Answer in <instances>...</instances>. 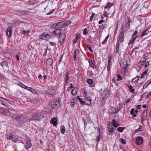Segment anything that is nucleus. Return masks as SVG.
<instances>
[{"instance_id": "a878e982", "label": "nucleus", "mask_w": 151, "mask_h": 151, "mask_svg": "<svg viewBox=\"0 0 151 151\" xmlns=\"http://www.w3.org/2000/svg\"><path fill=\"white\" fill-rule=\"evenodd\" d=\"M87 82L89 85H92L93 83V81L91 79H88L87 80Z\"/></svg>"}, {"instance_id": "09e8293b", "label": "nucleus", "mask_w": 151, "mask_h": 151, "mask_svg": "<svg viewBox=\"0 0 151 151\" xmlns=\"http://www.w3.org/2000/svg\"><path fill=\"white\" fill-rule=\"evenodd\" d=\"M106 98L105 97H103L102 99L101 100V102L103 103V104H104L106 100Z\"/></svg>"}, {"instance_id": "b1692460", "label": "nucleus", "mask_w": 151, "mask_h": 151, "mask_svg": "<svg viewBox=\"0 0 151 151\" xmlns=\"http://www.w3.org/2000/svg\"><path fill=\"white\" fill-rule=\"evenodd\" d=\"M60 131L62 134H64L65 132V127L64 125L60 127Z\"/></svg>"}, {"instance_id": "473e14b6", "label": "nucleus", "mask_w": 151, "mask_h": 151, "mask_svg": "<svg viewBox=\"0 0 151 151\" xmlns=\"http://www.w3.org/2000/svg\"><path fill=\"white\" fill-rule=\"evenodd\" d=\"M26 89L30 91L31 92L33 93H34L35 92V91L31 87H27Z\"/></svg>"}, {"instance_id": "cd10ccee", "label": "nucleus", "mask_w": 151, "mask_h": 151, "mask_svg": "<svg viewBox=\"0 0 151 151\" xmlns=\"http://www.w3.org/2000/svg\"><path fill=\"white\" fill-rule=\"evenodd\" d=\"M125 129L124 127H119L117 129V130L118 131L122 132Z\"/></svg>"}, {"instance_id": "052dcab7", "label": "nucleus", "mask_w": 151, "mask_h": 151, "mask_svg": "<svg viewBox=\"0 0 151 151\" xmlns=\"http://www.w3.org/2000/svg\"><path fill=\"white\" fill-rule=\"evenodd\" d=\"M80 37V35L79 34H77L76 37V40H78Z\"/></svg>"}, {"instance_id": "a211bd4d", "label": "nucleus", "mask_w": 151, "mask_h": 151, "mask_svg": "<svg viewBox=\"0 0 151 151\" xmlns=\"http://www.w3.org/2000/svg\"><path fill=\"white\" fill-rule=\"evenodd\" d=\"M128 21L126 22V27L127 28V29H129L130 27V24L131 22V20L129 17H127Z\"/></svg>"}, {"instance_id": "72a5a7b5", "label": "nucleus", "mask_w": 151, "mask_h": 151, "mask_svg": "<svg viewBox=\"0 0 151 151\" xmlns=\"http://www.w3.org/2000/svg\"><path fill=\"white\" fill-rule=\"evenodd\" d=\"M77 92V89H74L73 90L72 94L73 96H74L76 94Z\"/></svg>"}, {"instance_id": "20e7f679", "label": "nucleus", "mask_w": 151, "mask_h": 151, "mask_svg": "<svg viewBox=\"0 0 151 151\" xmlns=\"http://www.w3.org/2000/svg\"><path fill=\"white\" fill-rule=\"evenodd\" d=\"M70 23L71 21L70 20L58 23L57 24L58 28L64 27L68 25Z\"/></svg>"}, {"instance_id": "4468645a", "label": "nucleus", "mask_w": 151, "mask_h": 151, "mask_svg": "<svg viewBox=\"0 0 151 151\" xmlns=\"http://www.w3.org/2000/svg\"><path fill=\"white\" fill-rule=\"evenodd\" d=\"M55 91L53 89H50L47 92V94L49 95H54L55 93Z\"/></svg>"}, {"instance_id": "9b49d317", "label": "nucleus", "mask_w": 151, "mask_h": 151, "mask_svg": "<svg viewBox=\"0 0 151 151\" xmlns=\"http://www.w3.org/2000/svg\"><path fill=\"white\" fill-rule=\"evenodd\" d=\"M0 112L2 114H5L6 116H9L11 113L9 111L4 109H1L0 110Z\"/></svg>"}, {"instance_id": "5fc2aeb1", "label": "nucleus", "mask_w": 151, "mask_h": 151, "mask_svg": "<svg viewBox=\"0 0 151 151\" xmlns=\"http://www.w3.org/2000/svg\"><path fill=\"white\" fill-rule=\"evenodd\" d=\"M87 47L88 49V50H89V51L91 52H93V50L91 46H89V45H88L87 46Z\"/></svg>"}, {"instance_id": "e2e57ef3", "label": "nucleus", "mask_w": 151, "mask_h": 151, "mask_svg": "<svg viewBox=\"0 0 151 151\" xmlns=\"http://www.w3.org/2000/svg\"><path fill=\"white\" fill-rule=\"evenodd\" d=\"M101 26V25H100L99 27H100L102 30L105 28V26L104 25H102Z\"/></svg>"}, {"instance_id": "c85d7f7f", "label": "nucleus", "mask_w": 151, "mask_h": 151, "mask_svg": "<svg viewBox=\"0 0 151 151\" xmlns=\"http://www.w3.org/2000/svg\"><path fill=\"white\" fill-rule=\"evenodd\" d=\"M150 83H150V81L149 80L148 81H147L144 84L143 88L144 89Z\"/></svg>"}, {"instance_id": "7ed1b4c3", "label": "nucleus", "mask_w": 151, "mask_h": 151, "mask_svg": "<svg viewBox=\"0 0 151 151\" xmlns=\"http://www.w3.org/2000/svg\"><path fill=\"white\" fill-rule=\"evenodd\" d=\"M49 105L51 108L55 109L58 108L60 106L59 101L57 100H54L51 101L49 103Z\"/></svg>"}, {"instance_id": "4d7b16f0", "label": "nucleus", "mask_w": 151, "mask_h": 151, "mask_svg": "<svg viewBox=\"0 0 151 151\" xmlns=\"http://www.w3.org/2000/svg\"><path fill=\"white\" fill-rule=\"evenodd\" d=\"M87 30L86 28L84 29L83 30V34L84 35H85L87 34Z\"/></svg>"}, {"instance_id": "423d86ee", "label": "nucleus", "mask_w": 151, "mask_h": 151, "mask_svg": "<svg viewBox=\"0 0 151 151\" xmlns=\"http://www.w3.org/2000/svg\"><path fill=\"white\" fill-rule=\"evenodd\" d=\"M124 30H123V27L122 26V31L120 32V33L119 34L118 36V39L117 41H119V42H123L124 41Z\"/></svg>"}, {"instance_id": "bb28decb", "label": "nucleus", "mask_w": 151, "mask_h": 151, "mask_svg": "<svg viewBox=\"0 0 151 151\" xmlns=\"http://www.w3.org/2000/svg\"><path fill=\"white\" fill-rule=\"evenodd\" d=\"M112 58L111 55H110L109 56L108 64L112 65L111 59Z\"/></svg>"}, {"instance_id": "774afa93", "label": "nucleus", "mask_w": 151, "mask_h": 151, "mask_svg": "<svg viewBox=\"0 0 151 151\" xmlns=\"http://www.w3.org/2000/svg\"><path fill=\"white\" fill-rule=\"evenodd\" d=\"M151 96V91L150 92H149L148 93V94H147V98H148L149 96Z\"/></svg>"}, {"instance_id": "603ef678", "label": "nucleus", "mask_w": 151, "mask_h": 151, "mask_svg": "<svg viewBox=\"0 0 151 151\" xmlns=\"http://www.w3.org/2000/svg\"><path fill=\"white\" fill-rule=\"evenodd\" d=\"M111 65H112L111 64H108V67L107 68V70L108 72L110 70V68L111 67Z\"/></svg>"}, {"instance_id": "69168bd1", "label": "nucleus", "mask_w": 151, "mask_h": 151, "mask_svg": "<svg viewBox=\"0 0 151 151\" xmlns=\"http://www.w3.org/2000/svg\"><path fill=\"white\" fill-rule=\"evenodd\" d=\"M50 45L51 46H54V45H56V44H55L54 42H50Z\"/></svg>"}, {"instance_id": "f704fd0d", "label": "nucleus", "mask_w": 151, "mask_h": 151, "mask_svg": "<svg viewBox=\"0 0 151 151\" xmlns=\"http://www.w3.org/2000/svg\"><path fill=\"white\" fill-rule=\"evenodd\" d=\"M123 78L122 76L119 74H118L117 78L116 79L117 81H119L122 80Z\"/></svg>"}, {"instance_id": "0eeeda50", "label": "nucleus", "mask_w": 151, "mask_h": 151, "mask_svg": "<svg viewBox=\"0 0 151 151\" xmlns=\"http://www.w3.org/2000/svg\"><path fill=\"white\" fill-rule=\"evenodd\" d=\"M147 59H142L139 62V63L141 65H145V68L148 67L149 66V61H147Z\"/></svg>"}, {"instance_id": "1a4fd4ad", "label": "nucleus", "mask_w": 151, "mask_h": 151, "mask_svg": "<svg viewBox=\"0 0 151 151\" xmlns=\"http://www.w3.org/2000/svg\"><path fill=\"white\" fill-rule=\"evenodd\" d=\"M123 104L122 103H119L117 107L116 110H115L114 111H113V113L116 114L118 113L120 109L122 108Z\"/></svg>"}, {"instance_id": "c756f323", "label": "nucleus", "mask_w": 151, "mask_h": 151, "mask_svg": "<svg viewBox=\"0 0 151 151\" xmlns=\"http://www.w3.org/2000/svg\"><path fill=\"white\" fill-rule=\"evenodd\" d=\"M143 127L141 126H139V128L135 130V132H137L142 131L143 130Z\"/></svg>"}, {"instance_id": "13d9d810", "label": "nucleus", "mask_w": 151, "mask_h": 151, "mask_svg": "<svg viewBox=\"0 0 151 151\" xmlns=\"http://www.w3.org/2000/svg\"><path fill=\"white\" fill-rule=\"evenodd\" d=\"M104 16L105 17H107L108 16V14L107 12L106 11H104Z\"/></svg>"}, {"instance_id": "6ab92c4d", "label": "nucleus", "mask_w": 151, "mask_h": 151, "mask_svg": "<svg viewBox=\"0 0 151 151\" xmlns=\"http://www.w3.org/2000/svg\"><path fill=\"white\" fill-rule=\"evenodd\" d=\"M69 74L68 72H67L66 73L65 76V82L66 83H68V81L69 80Z\"/></svg>"}, {"instance_id": "ea45409f", "label": "nucleus", "mask_w": 151, "mask_h": 151, "mask_svg": "<svg viewBox=\"0 0 151 151\" xmlns=\"http://www.w3.org/2000/svg\"><path fill=\"white\" fill-rule=\"evenodd\" d=\"M137 36H136L135 37H133L132 36L131 37V40L132 41V42H131L132 43L133 42H134V41H135V40H136L137 38Z\"/></svg>"}, {"instance_id": "79ce46f5", "label": "nucleus", "mask_w": 151, "mask_h": 151, "mask_svg": "<svg viewBox=\"0 0 151 151\" xmlns=\"http://www.w3.org/2000/svg\"><path fill=\"white\" fill-rule=\"evenodd\" d=\"M19 84L21 86V87H22V88H24L26 89V87H27V86H25L24 84L20 82L19 83Z\"/></svg>"}, {"instance_id": "9d476101", "label": "nucleus", "mask_w": 151, "mask_h": 151, "mask_svg": "<svg viewBox=\"0 0 151 151\" xmlns=\"http://www.w3.org/2000/svg\"><path fill=\"white\" fill-rule=\"evenodd\" d=\"M136 144L138 145H141L143 142V138L142 137H139L136 140Z\"/></svg>"}, {"instance_id": "0e129e2a", "label": "nucleus", "mask_w": 151, "mask_h": 151, "mask_svg": "<svg viewBox=\"0 0 151 151\" xmlns=\"http://www.w3.org/2000/svg\"><path fill=\"white\" fill-rule=\"evenodd\" d=\"M110 109L111 111H114L115 110L114 108L112 106L111 107Z\"/></svg>"}, {"instance_id": "a18cd8bd", "label": "nucleus", "mask_w": 151, "mask_h": 151, "mask_svg": "<svg viewBox=\"0 0 151 151\" xmlns=\"http://www.w3.org/2000/svg\"><path fill=\"white\" fill-rule=\"evenodd\" d=\"M121 142L123 144H125L126 143V140L123 138H122L121 139Z\"/></svg>"}, {"instance_id": "393cba45", "label": "nucleus", "mask_w": 151, "mask_h": 151, "mask_svg": "<svg viewBox=\"0 0 151 151\" xmlns=\"http://www.w3.org/2000/svg\"><path fill=\"white\" fill-rule=\"evenodd\" d=\"M149 33V31L147 29H146L143 31L141 35V37H142L145 35Z\"/></svg>"}, {"instance_id": "338daca9", "label": "nucleus", "mask_w": 151, "mask_h": 151, "mask_svg": "<svg viewBox=\"0 0 151 151\" xmlns=\"http://www.w3.org/2000/svg\"><path fill=\"white\" fill-rule=\"evenodd\" d=\"M138 111L137 110H136L135 111V114L133 115V117H135L137 115V112Z\"/></svg>"}, {"instance_id": "4c0bfd02", "label": "nucleus", "mask_w": 151, "mask_h": 151, "mask_svg": "<svg viewBox=\"0 0 151 151\" xmlns=\"http://www.w3.org/2000/svg\"><path fill=\"white\" fill-rule=\"evenodd\" d=\"M109 37V35H108L106 37L104 40L102 42V43L103 44H105L106 42L107 41V40Z\"/></svg>"}, {"instance_id": "ddd939ff", "label": "nucleus", "mask_w": 151, "mask_h": 151, "mask_svg": "<svg viewBox=\"0 0 151 151\" xmlns=\"http://www.w3.org/2000/svg\"><path fill=\"white\" fill-rule=\"evenodd\" d=\"M92 99H91L90 97H87L84 99L85 102L86 103V104L87 105H90L91 104V101Z\"/></svg>"}, {"instance_id": "864d4df0", "label": "nucleus", "mask_w": 151, "mask_h": 151, "mask_svg": "<svg viewBox=\"0 0 151 151\" xmlns=\"http://www.w3.org/2000/svg\"><path fill=\"white\" fill-rule=\"evenodd\" d=\"M138 32L137 30H135L134 32L132 34V36L135 37V36L137 34Z\"/></svg>"}, {"instance_id": "c03bdc74", "label": "nucleus", "mask_w": 151, "mask_h": 151, "mask_svg": "<svg viewBox=\"0 0 151 151\" xmlns=\"http://www.w3.org/2000/svg\"><path fill=\"white\" fill-rule=\"evenodd\" d=\"M29 30H28L27 31L24 30L22 32V33L23 35H26L28 34L29 32Z\"/></svg>"}, {"instance_id": "3c124183", "label": "nucleus", "mask_w": 151, "mask_h": 151, "mask_svg": "<svg viewBox=\"0 0 151 151\" xmlns=\"http://www.w3.org/2000/svg\"><path fill=\"white\" fill-rule=\"evenodd\" d=\"M102 30L101 29V28H100V27H99V28H98L97 31V32H99L101 34L102 32Z\"/></svg>"}, {"instance_id": "f3484780", "label": "nucleus", "mask_w": 151, "mask_h": 151, "mask_svg": "<svg viewBox=\"0 0 151 151\" xmlns=\"http://www.w3.org/2000/svg\"><path fill=\"white\" fill-rule=\"evenodd\" d=\"M119 45L120 42H119V41H117L116 45V47H115L114 49V52L116 54H117V53L119 52Z\"/></svg>"}, {"instance_id": "4be33fe9", "label": "nucleus", "mask_w": 151, "mask_h": 151, "mask_svg": "<svg viewBox=\"0 0 151 151\" xmlns=\"http://www.w3.org/2000/svg\"><path fill=\"white\" fill-rule=\"evenodd\" d=\"M32 145L31 141L29 140L26 142L25 145L26 148L27 149H29Z\"/></svg>"}, {"instance_id": "bf43d9fd", "label": "nucleus", "mask_w": 151, "mask_h": 151, "mask_svg": "<svg viewBox=\"0 0 151 151\" xmlns=\"http://www.w3.org/2000/svg\"><path fill=\"white\" fill-rule=\"evenodd\" d=\"M113 125L114 127H118L119 125L116 122V123L115 124H113Z\"/></svg>"}, {"instance_id": "c9c22d12", "label": "nucleus", "mask_w": 151, "mask_h": 151, "mask_svg": "<svg viewBox=\"0 0 151 151\" xmlns=\"http://www.w3.org/2000/svg\"><path fill=\"white\" fill-rule=\"evenodd\" d=\"M128 88H129V90L132 93L134 91V90L132 86V85H130L128 87Z\"/></svg>"}, {"instance_id": "6e6d98bb", "label": "nucleus", "mask_w": 151, "mask_h": 151, "mask_svg": "<svg viewBox=\"0 0 151 151\" xmlns=\"http://www.w3.org/2000/svg\"><path fill=\"white\" fill-rule=\"evenodd\" d=\"M109 131L111 133H112L114 131L113 128L110 127L109 129Z\"/></svg>"}, {"instance_id": "f257e3e1", "label": "nucleus", "mask_w": 151, "mask_h": 151, "mask_svg": "<svg viewBox=\"0 0 151 151\" xmlns=\"http://www.w3.org/2000/svg\"><path fill=\"white\" fill-rule=\"evenodd\" d=\"M12 119L15 120L17 122L21 125H25L31 120V119H28L26 116L22 114H15L12 117Z\"/></svg>"}, {"instance_id": "58836bf2", "label": "nucleus", "mask_w": 151, "mask_h": 151, "mask_svg": "<svg viewBox=\"0 0 151 151\" xmlns=\"http://www.w3.org/2000/svg\"><path fill=\"white\" fill-rule=\"evenodd\" d=\"M112 5V4H111L110 3H108L105 6L104 8L106 9L108 8H109L111 7Z\"/></svg>"}, {"instance_id": "2eb2a0df", "label": "nucleus", "mask_w": 151, "mask_h": 151, "mask_svg": "<svg viewBox=\"0 0 151 151\" xmlns=\"http://www.w3.org/2000/svg\"><path fill=\"white\" fill-rule=\"evenodd\" d=\"M53 62V60L51 58H49L47 60L46 64L49 66H51Z\"/></svg>"}, {"instance_id": "f8f14e48", "label": "nucleus", "mask_w": 151, "mask_h": 151, "mask_svg": "<svg viewBox=\"0 0 151 151\" xmlns=\"http://www.w3.org/2000/svg\"><path fill=\"white\" fill-rule=\"evenodd\" d=\"M50 35L46 33H44L41 35L40 36V38L42 40H45L50 37Z\"/></svg>"}, {"instance_id": "7c9ffc66", "label": "nucleus", "mask_w": 151, "mask_h": 151, "mask_svg": "<svg viewBox=\"0 0 151 151\" xmlns=\"http://www.w3.org/2000/svg\"><path fill=\"white\" fill-rule=\"evenodd\" d=\"M89 63L91 67H92L93 68H96V65L93 63V61L92 60H91V61H89Z\"/></svg>"}, {"instance_id": "412c9836", "label": "nucleus", "mask_w": 151, "mask_h": 151, "mask_svg": "<svg viewBox=\"0 0 151 151\" xmlns=\"http://www.w3.org/2000/svg\"><path fill=\"white\" fill-rule=\"evenodd\" d=\"M57 120L56 118H52L51 123L53 124L54 126H56L57 124H58L57 123Z\"/></svg>"}, {"instance_id": "39448f33", "label": "nucleus", "mask_w": 151, "mask_h": 151, "mask_svg": "<svg viewBox=\"0 0 151 151\" xmlns=\"http://www.w3.org/2000/svg\"><path fill=\"white\" fill-rule=\"evenodd\" d=\"M6 137L7 139H12L14 142L17 141L19 139V137L18 136L16 135H13L11 133L7 134L6 135Z\"/></svg>"}, {"instance_id": "e433bc0d", "label": "nucleus", "mask_w": 151, "mask_h": 151, "mask_svg": "<svg viewBox=\"0 0 151 151\" xmlns=\"http://www.w3.org/2000/svg\"><path fill=\"white\" fill-rule=\"evenodd\" d=\"M79 101L83 105H84L86 104V103L85 102L84 100L83 101L82 98H81L80 99H79Z\"/></svg>"}, {"instance_id": "a19ab883", "label": "nucleus", "mask_w": 151, "mask_h": 151, "mask_svg": "<svg viewBox=\"0 0 151 151\" xmlns=\"http://www.w3.org/2000/svg\"><path fill=\"white\" fill-rule=\"evenodd\" d=\"M51 27L52 28H58V27L57 26V23H55L52 24L51 26Z\"/></svg>"}, {"instance_id": "8fccbe9b", "label": "nucleus", "mask_w": 151, "mask_h": 151, "mask_svg": "<svg viewBox=\"0 0 151 151\" xmlns=\"http://www.w3.org/2000/svg\"><path fill=\"white\" fill-rule=\"evenodd\" d=\"M95 14L93 13H92L91 16V17H90V20L91 21H92L93 20V18L95 15Z\"/></svg>"}, {"instance_id": "de8ad7c7", "label": "nucleus", "mask_w": 151, "mask_h": 151, "mask_svg": "<svg viewBox=\"0 0 151 151\" xmlns=\"http://www.w3.org/2000/svg\"><path fill=\"white\" fill-rule=\"evenodd\" d=\"M130 114L131 115H133L135 114V112L134 111L133 108H132L130 111Z\"/></svg>"}, {"instance_id": "680f3d73", "label": "nucleus", "mask_w": 151, "mask_h": 151, "mask_svg": "<svg viewBox=\"0 0 151 151\" xmlns=\"http://www.w3.org/2000/svg\"><path fill=\"white\" fill-rule=\"evenodd\" d=\"M105 22V20H100L99 22L98 23L99 24H102V23H103V22Z\"/></svg>"}, {"instance_id": "37998d69", "label": "nucleus", "mask_w": 151, "mask_h": 151, "mask_svg": "<svg viewBox=\"0 0 151 151\" xmlns=\"http://www.w3.org/2000/svg\"><path fill=\"white\" fill-rule=\"evenodd\" d=\"M147 74V72L146 70L144 71L143 73L142 74V75L141 76V78H143L144 76H145V75Z\"/></svg>"}, {"instance_id": "6e6552de", "label": "nucleus", "mask_w": 151, "mask_h": 151, "mask_svg": "<svg viewBox=\"0 0 151 151\" xmlns=\"http://www.w3.org/2000/svg\"><path fill=\"white\" fill-rule=\"evenodd\" d=\"M65 35L64 34H61L60 36L58 39L60 44H62L63 43L65 38Z\"/></svg>"}, {"instance_id": "49530a36", "label": "nucleus", "mask_w": 151, "mask_h": 151, "mask_svg": "<svg viewBox=\"0 0 151 151\" xmlns=\"http://www.w3.org/2000/svg\"><path fill=\"white\" fill-rule=\"evenodd\" d=\"M100 134V132H99V134ZM101 137V136L100 134L97 137L96 140L98 142H99Z\"/></svg>"}, {"instance_id": "f03ea898", "label": "nucleus", "mask_w": 151, "mask_h": 151, "mask_svg": "<svg viewBox=\"0 0 151 151\" xmlns=\"http://www.w3.org/2000/svg\"><path fill=\"white\" fill-rule=\"evenodd\" d=\"M46 116V113L42 112L38 113L37 112L35 113L33 116L32 119L33 120H38L43 118Z\"/></svg>"}, {"instance_id": "2f4dec72", "label": "nucleus", "mask_w": 151, "mask_h": 151, "mask_svg": "<svg viewBox=\"0 0 151 151\" xmlns=\"http://www.w3.org/2000/svg\"><path fill=\"white\" fill-rule=\"evenodd\" d=\"M139 79L138 76H136L135 78H133L132 80V82L134 83L137 82Z\"/></svg>"}, {"instance_id": "aec40b11", "label": "nucleus", "mask_w": 151, "mask_h": 151, "mask_svg": "<svg viewBox=\"0 0 151 151\" xmlns=\"http://www.w3.org/2000/svg\"><path fill=\"white\" fill-rule=\"evenodd\" d=\"M61 33V30L59 29H55L54 31V35L56 36L60 35Z\"/></svg>"}, {"instance_id": "dca6fc26", "label": "nucleus", "mask_w": 151, "mask_h": 151, "mask_svg": "<svg viewBox=\"0 0 151 151\" xmlns=\"http://www.w3.org/2000/svg\"><path fill=\"white\" fill-rule=\"evenodd\" d=\"M12 33V29L11 27H9L7 29L6 34L9 37H10L11 36Z\"/></svg>"}, {"instance_id": "5701e85b", "label": "nucleus", "mask_w": 151, "mask_h": 151, "mask_svg": "<svg viewBox=\"0 0 151 151\" xmlns=\"http://www.w3.org/2000/svg\"><path fill=\"white\" fill-rule=\"evenodd\" d=\"M1 65L3 68H4L7 67L8 65L7 63L6 62L3 61L1 63Z\"/></svg>"}]
</instances>
